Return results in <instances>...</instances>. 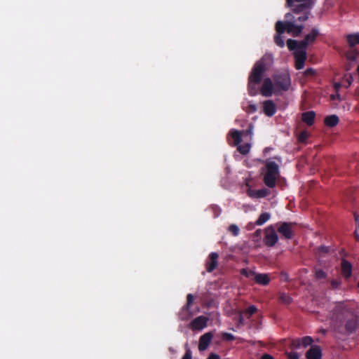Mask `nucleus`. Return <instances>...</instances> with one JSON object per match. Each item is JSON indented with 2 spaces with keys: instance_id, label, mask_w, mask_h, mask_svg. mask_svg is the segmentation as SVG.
Segmentation results:
<instances>
[{
  "instance_id": "f257e3e1",
  "label": "nucleus",
  "mask_w": 359,
  "mask_h": 359,
  "mask_svg": "<svg viewBox=\"0 0 359 359\" xmlns=\"http://www.w3.org/2000/svg\"><path fill=\"white\" fill-rule=\"evenodd\" d=\"M359 327L358 316L343 303L337 304L330 316V328L338 334L349 335Z\"/></svg>"
},
{
  "instance_id": "f03ea898",
  "label": "nucleus",
  "mask_w": 359,
  "mask_h": 359,
  "mask_svg": "<svg viewBox=\"0 0 359 359\" xmlns=\"http://www.w3.org/2000/svg\"><path fill=\"white\" fill-rule=\"evenodd\" d=\"M271 60L270 55H264L254 65L248 76V92L250 96H255L258 93L259 85L261 83L263 76L267 69L266 61Z\"/></svg>"
},
{
  "instance_id": "7ed1b4c3",
  "label": "nucleus",
  "mask_w": 359,
  "mask_h": 359,
  "mask_svg": "<svg viewBox=\"0 0 359 359\" xmlns=\"http://www.w3.org/2000/svg\"><path fill=\"white\" fill-rule=\"evenodd\" d=\"M287 46L290 50H294L295 68L298 70L302 69L307 59L306 48L309 46L307 42L304 39L297 41L290 39L287 41Z\"/></svg>"
},
{
  "instance_id": "20e7f679",
  "label": "nucleus",
  "mask_w": 359,
  "mask_h": 359,
  "mask_svg": "<svg viewBox=\"0 0 359 359\" xmlns=\"http://www.w3.org/2000/svg\"><path fill=\"white\" fill-rule=\"evenodd\" d=\"M266 170L263 179L264 182L269 188H274L276 185V180L280 175L279 166L274 161H267Z\"/></svg>"
},
{
  "instance_id": "39448f33",
  "label": "nucleus",
  "mask_w": 359,
  "mask_h": 359,
  "mask_svg": "<svg viewBox=\"0 0 359 359\" xmlns=\"http://www.w3.org/2000/svg\"><path fill=\"white\" fill-rule=\"evenodd\" d=\"M303 29L304 26L302 25H295L294 21H278L276 23V32L283 34L287 32L288 34H292L294 37L299 36Z\"/></svg>"
},
{
  "instance_id": "423d86ee",
  "label": "nucleus",
  "mask_w": 359,
  "mask_h": 359,
  "mask_svg": "<svg viewBox=\"0 0 359 359\" xmlns=\"http://www.w3.org/2000/svg\"><path fill=\"white\" fill-rule=\"evenodd\" d=\"M275 92L287 91L291 86V79L287 72L276 73L273 76Z\"/></svg>"
},
{
  "instance_id": "0eeeda50",
  "label": "nucleus",
  "mask_w": 359,
  "mask_h": 359,
  "mask_svg": "<svg viewBox=\"0 0 359 359\" xmlns=\"http://www.w3.org/2000/svg\"><path fill=\"white\" fill-rule=\"evenodd\" d=\"M277 231L280 234V236L287 240H291L294 238L295 235V227L297 224L294 222H280L276 223V224Z\"/></svg>"
},
{
  "instance_id": "6e6552de",
  "label": "nucleus",
  "mask_w": 359,
  "mask_h": 359,
  "mask_svg": "<svg viewBox=\"0 0 359 359\" xmlns=\"http://www.w3.org/2000/svg\"><path fill=\"white\" fill-rule=\"evenodd\" d=\"M313 6L311 0H307L302 2H296L292 1V11L294 14H311V9Z\"/></svg>"
},
{
  "instance_id": "1a4fd4ad",
  "label": "nucleus",
  "mask_w": 359,
  "mask_h": 359,
  "mask_svg": "<svg viewBox=\"0 0 359 359\" xmlns=\"http://www.w3.org/2000/svg\"><path fill=\"white\" fill-rule=\"evenodd\" d=\"M278 241V236L273 225H270L264 230V242L267 247H273Z\"/></svg>"
},
{
  "instance_id": "9d476101",
  "label": "nucleus",
  "mask_w": 359,
  "mask_h": 359,
  "mask_svg": "<svg viewBox=\"0 0 359 359\" xmlns=\"http://www.w3.org/2000/svg\"><path fill=\"white\" fill-rule=\"evenodd\" d=\"M194 297L192 294H188L187 295V302L182 306V310L179 314L180 318L182 320H188L192 315V313L190 311V308L194 303Z\"/></svg>"
},
{
  "instance_id": "9b49d317",
  "label": "nucleus",
  "mask_w": 359,
  "mask_h": 359,
  "mask_svg": "<svg viewBox=\"0 0 359 359\" xmlns=\"http://www.w3.org/2000/svg\"><path fill=\"white\" fill-rule=\"evenodd\" d=\"M209 318L204 316H200L193 319L190 324L189 328L192 330H201L207 327Z\"/></svg>"
},
{
  "instance_id": "f8f14e48",
  "label": "nucleus",
  "mask_w": 359,
  "mask_h": 359,
  "mask_svg": "<svg viewBox=\"0 0 359 359\" xmlns=\"http://www.w3.org/2000/svg\"><path fill=\"white\" fill-rule=\"evenodd\" d=\"M313 340L311 337L306 336L302 338H297L292 340L290 348L292 349H298L302 347L306 348L312 344Z\"/></svg>"
},
{
  "instance_id": "ddd939ff",
  "label": "nucleus",
  "mask_w": 359,
  "mask_h": 359,
  "mask_svg": "<svg viewBox=\"0 0 359 359\" xmlns=\"http://www.w3.org/2000/svg\"><path fill=\"white\" fill-rule=\"evenodd\" d=\"M274 91L275 87L272 80L270 78L264 79L260 88L261 94L264 97H271Z\"/></svg>"
},
{
  "instance_id": "4468645a",
  "label": "nucleus",
  "mask_w": 359,
  "mask_h": 359,
  "mask_svg": "<svg viewBox=\"0 0 359 359\" xmlns=\"http://www.w3.org/2000/svg\"><path fill=\"white\" fill-rule=\"evenodd\" d=\"M213 337L211 332H208L201 335L199 339L198 350L200 351H205L208 348Z\"/></svg>"
},
{
  "instance_id": "2eb2a0df",
  "label": "nucleus",
  "mask_w": 359,
  "mask_h": 359,
  "mask_svg": "<svg viewBox=\"0 0 359 359\" xmlns=\"http://www.w3.org/2000/svg\"><path fill=\"white\" fill-rule=\"evenodd\" d=\"M262 106L264 114L269 117L273 116L277 111L276 105L273 100L264 101Z\"/></svg>"
},
{
  "instance_id": "dca6fc26",
  "label": "nucleus",
  "mask_w": 359,
  "mask_h": 359,
  "mask_svg": "<svg viewBox=\"0 0 359 359\" xmlns=\"http://www.w3.org/2000/svg\"><path fill=\"white\" fill-rule=\"evenodd\" d=\"M219 255L217 252H212L209 255L208 259L205 262L206 271L212 272L217 266Z\"/></svg>"
},
{
  "instance_id": "f3484780",
  "label": "nucleus",
  "mask_w": 359,
  "mask_h": 359,
  "mask_svg": "<svg viewBox=\"0 0 359 359\" xmlns=\"http://www.w3.org/2000/svg\"><path fill=\"white\" fill-rule=\"evenodd\" d=\"M306 359H321L322 351L318 345L311 346L306 353Z\"/></svg>"
},
{
  "instance_id": "a211bd4d",
  "label": "nucleus",
  "mask_w": 359,
  "mask_h": 359,
  "mask_svg": "<svg viewBox=\"0 0 359 359\" xmlns=\"http://www.w3.org/2000/svg\"><path fill=\"white\" fill-rule=\"evenodd\" d=\"M341 273L346 279L349 278L352 274V265L345 259L341 260Z\"/></svg>"
},
{
  "instance_id": "6ab92c4d",
  "label": "nucleus",
  "mask_w": 359,
  "mask_h": 359,
  "mask_svg": "<svg viewBox=\"0 0 359 359\" xmlns=\"http://www.w3.org/2000/svg\"><path fill=\"white\" fill-rule=\"evenodd\" d=\"M316 113L313 111L304 112L302 114V120L303 122L311 126L314 123Z\"/></svg>"
},
{
  "instance_id": "aec40b11",
  "label": "nucleus",
  "mask_w": 359,
  "mask_h": 359,
  "mask_svg": "<svg viewBox=\"0 0 359 359\" xmlns=\"http://www.w3.org/2000/svg\"><path fill=\"white\" fill-rule=\"evenodd\" d=\"M254 279L255 282L261 285H267L270 282V278L266 273H256Z\"/></svg>"
},
{
  "instance_id": "412c9836",
  "label": "nucleus",
  "mask_w": 359,
  "mask_h": 359,
  "mask_svg": "<svg viewBox=\"0 0 359 359\" xmlns=\"http://www.w3.org/2000/svg\"><path fill=\"white\" fill-rule=\"evenodd\" d=\"M320 33L318 29L316 28H313L310 33L307 34L304 39L306 42H307V44H312L315 42L316 38L319 36Z\"/></svg>"
},
{
  "instance_id": "4be33fe9",
  "label": "nucleus",
  "mask_w": 359,
  "mask_h": 359,
  "mask_svg": "<svg viewBox=\"0 0 359 359\" xmlns=\"http://www.w3.org/2000/svg\"><path fill=\"white\" fill-rule=\"evenodd\" d=\"M339 121V117L335 114L327 116L324 119V123L327 127H334Z\"/></svg>"
},
{
  "instance_id": "5701e85b",
  "label": "nucleus",
  "mask_w": 359,
  "mask_h": 359,
  "mask_svg": "<svg viewBox=\"0 0 359 359\" xmlns=\"http://www.w3.org/2000/svg\"><path fill=\"white\" fill-rule=\"evenodd\" d=\"M347 41L351 47L359 44V32L348 34L346 37Z\"/></svg>"
},
{
  "instance_id": "b1692460",
  "label": "nucleus",
  "mask_w": 359,
  "mask_h": 359,
  "mask_svg": "<svg viewBox=\"0 0 359 359\" xmlns=\"http://www.w3.org/2000/svg\"><path fill=\"white\" fill-rule=\"evenodd\" d=\"M230 135L233 140L235 145H238L242 142V131L233 130L231 131Z\"/></svg>"
},
{
  "instance_id": "393cba45",
  "label": "nucleus",
  "mask_w": 359,
  "mask_h": 359,
  "mask_svg": "<svg viewBox=\"0 0 359 359\" xmlns=\"http://www.w3.org/2000/svg\"><path fill=\"white\" fill-rule=\"evenodd\" d=\"M271 217V215L269 212H263L262 213L257 221L255 222V224L258 226L263 225L265 222H266Z\"/></svg>"
},
{
  "instance_id": "a878e982",
  "label": "nucleus",
  "mask_w": 359,
  "mask_h": 359,
  "mask_svg": "<svg viewBox=\"0 0 359 359\" xmlns=\"http://www.w3.org/2000/svg\"><path fill=\"white\" fill-rule=\"evenodd\" d=\"M257 311V308L255 305H251L248 308H247L245 311H243V314L246 316L248 319H250L256 312Z\"/></svg>"
},
{
  "instance_id": "bb28decb",
  "label": "nucleus",
  "mask_w": 359,
  "mask_h": 359,
  "mask_svg": "<svg viewBox=\"0 0 359 359\" xmlns=\"http://www.w3.org/2000/svg\"><path fill=\"white\" fill-rule=\"evenodd\" d=\"M237 146H238L237 150L240 154H241L243 155H246L250 152V144L246 143V144H241V145L238 144Z\"/></svg>"
},
{
  "instance_id": "cd10ccee",
  "label": "nucleus",
  "mask_w": 359,
  "mask_h": 359,
  "mask_svg": "<svg viewBox=\"0 0 359 359\" xmlns=\"http://www.w3.org/2000/svg\"><path fill=\"white\" fill-rule=\"evenodd\" d=\"M353 81V76L351 74H346L343 78L341 83H343V86L348 88L351 86Z\"/></svg>"
},
{
  "instance_id": "c85d7f7f",
  "label": "nucleus",
  "mask_w": 359,
  "mask_h": 359,
  "mask_svg": "<svg viewBox=\"0 0 359 359\" xmlns=\"http://www.w3.org/2000/svg\"><path fill=\"white\" fill-rule=\"evenodd\" d=\"M281 34H282L277 32L274 36V42L278 46L283 48L285 46V42L283 37L281 36Z\"/></svg>"
},
{
  "instance_id": "c756f323",
  "label": "nucleus",
  "mask_w": 359,
  "mask_h": 359,
  "mask_svg": "<svg viewBox=\"0 0 359 359\" xmlns=\"http://www.w3.org/2000/svg\"><path fill=\"white\" fill-rule=\"evenodd\" d=\"M308 137L309 133L306 130L301 131L297 136L298 141L301 143H306Z\"/></svg>"
},
{
  "instance_id": "7c9ffc66",
  "label": "nucleus",
  "mask_w": 359,
  "mask_h": 359,
  "mask_svg": "<svg viewBox=\"0 0 359 359\" xmlns=\"http://www.w3.org/2000/svg\"><path fill=\"white\" fill-rule=\"evenodd\" d=\"M269 194H270V191L266 188H263V189L257 190V193H256L257 198H265Z\"/></svg>"
},
{
  "instance_id": "2f4dec72",
  "label": "nucleus",
  "mask_w": 359,
  "mask_h": 359,
  "mask_svg": "<svg viewBox=\"0 0 359 359\" xmlns=\"http://www.w3.org/2000/svg\"><path fill=\"white\" fill-rule=\"evenodd\" d=\"M327 276V273L323 269H316L315 270V277L318 280L324 279Z\"/></svg>"
},
{
  "instance_id": "473e14b6",
  "label": "nucleus",
  "mask_w": 359,
  "mask_h": 359,
  "mask_svg": "<svg viewBox=\"0 0 359 359\" xmlns=\"http://www.w3.org/2000/svg\"><path fill=\"white\" fill-rule=\"evenodd\" d=\"M279 300L280 302L285 304H289L292 302L291 297L285 293L280 294V295L279 296Z\"/></svg>"
},
{
  "instance_id": "72a5a7b5",
  "label": "nucleus",
  "mask_w": 359,
  "mask_h": 359,
  "mask_svg": "<svg viewBox=\"0 0 359 359\" xmlns=\"http://www.w3.org/2000/svg\"><path fill=\"white\" fill-rule=\"evenodd\" d=\"M304 76L306 78H313L316 76V70L313 68H308L304 72Z\"/></svg>"
},
{
  "instance_id": "f704fd0d",
  "label": "nucleus",
  "mask_w": 359,
  "mask_h": 359,
  "mask_svg": "<svg viewBox=\"0 0 359 359\" xmlns=\"http://www.w3.org/2000/svg\"><path fill=\"white\" fill-rule=\"evenodd\" d=\"M240 273L248 278H250V277L252 276H254L255 277V272L253 271H251V270H248V269H242L241 271H240Z\"/></svg>"
},
{
  "instance_id": "c9c22d12",
  "label": "nucleus",
  "mask_w": 359,
  "mask_h": 359,
  "mask_svg": "<svg viewBox=\"0 0 359 359\" xmlns=\"http://www.w3.org/2000/svg\"><path fill=\"white\" fill-rule=\"evenodd\" d=\"M245 325L244 314L243 311H239L237 317V327H240Z\"/></svg>"
},
{
  "instance_id": "e433bc0d",
  "label": "nucleus",
  "mask_w": 359,
  "mask_h": 359,
  "mask_svg": "<svg viewBox=\"0 0 359 359\" xmlns=\"http://www.w3.org/2000/svg\"><path fill=\"white\" fill-rule=\"evenodd\" d=\"M229 231L230 233H232V235H233L234 236H236L238 235L239 233V228L237 225L236 224H231L229 226Z\"/></svg>"
},
{
  "instance_id": "4c0bfd02",
  "label": "nucleus",
  "mask_w": 359,
  "mask_h": 359,
  "mask_svg": "<svg viewBox=\"0 0 359 359\" xmlns=\"http://www.w3.org/2000/svg\"><path fill=\"white\" fill-rule=\"evenodd\" d=\"M222 339L226 341H231L235 339L234 335L228 332H223L222 334Z\"/></svg>"
},
{
  "instance_id": "58836bf2",
  "label": "nucleus",
  "mask_w": 359,
  "mask_h": 359,
  "mask_svg": "<svg viewBox=\"0 0 359 359\" xmlns=\"http://www.w3.org/2000/svg\"><path fill=\"white\" fill-rule=\"evenodd\" d=\"M311 14H302L300 16H299L296 20H294V21H299V22H304L305 21H306L309 18V15Z\"/></svg>"
},
{
  "instance_id": "ea45409f",
  "label": "nucleus",
  "mask_w": 359,
  "mask_h": 359,
  "mask_svg": "<svg viewBox=\"0 0 359 359\" xmlns=\"http://www.w3.org/2000/svg\"><path fill=\"white\" fill-rule=\"evenodd\" d=\"M318 251L320 254H327V253L329 252L330 249H329V247H327V246H325V245H320L318 248Z\"/></svg>"
},
{
  "instance_id": "a19ab883",
  "label": "nucleus",
  "mask_w": 359,
  "mask_h": 359,
  "mask_svg": "<svg viewBox=\"0 0 359 359\" xmlns=\"http://www.w3.org/2000/svg\"><path fill=\"white\" fill-rule=\"evenodd\" d=\"M256 193H257V190H255V189H248L247 190L248 196L252 198H257Z\"/></svg>"
},
{
  "instance_id": "79ce46f5",
  "label": "nucleus",
  "mask_w": 359,
  "mask_h": 359,
  "mask_svg": "<svg viewBox=\"0 0 359 359\" xmlns=\"http://www.w3.org/2000/svg\"><path fill=\"white\" fill-rule=\"evenodd\" d=\"M182 359H192V353L189 348L186 350V352Z\"/></svg>"
},
{
  "instance_id": "37998d69",
  "label": "nucleus",
  "mask_w": 359,
  "mask_h": 359,
  "mask_svg": "<svg viewBox=\"0 0 359 359\" xmlns=\"http://www.w3.org/2000/svg\"><path fill=\"white\" fill-rule=\"evenodd\" d=\"M288 359H299V354L296 352H290L287 354Z\"/></svg>"
},
{
  "instance_id": "c03bdc74",
  "label": "nucleus",
  "mask_w": 359,
  "mask_h": 359,
  "mask_svg": "<svg viewBox=\"0 0 359 359\" xmlns=\"http://www.w3.org/2000/svg\"><path fill=\"white\" fill-rule=\"evenodd\" d=\"M341 283L337 280H332L331 281V286L333 289H337L339 287Z\"/></svg>"
},
{
  "instance_id": "a18cd8bd",
  "label": "nucleus",
  "mask_w": 359,
  "mask_h": 359,
  "mask_svg": "<svg viewBox=\"0 0 359 359\" xmlns=\"http://www.w3.org/2000/svg\"><path fill=\"white\" fill-rule=\"evenodd\" d=\"M341 86H343V83H341V81L334 83V88L336 90V92H338Z\"/></svg>"
},
{
  "instance_id": "49530a36",
  "label": "nucleus",
  "mask_w": 359,
  "mask_h": 359,
  "mask_svg": "<svg viewBox=\"0 0 359 359\" xmlns=\"http://www.w3.org/2000/svg\"><path fill=\"white\" fill-rule=\"evenodd\" d=\"M248 109H249V111L250 112H255L257 109V105L256 104H249L248 106Z\"/></svg>"
},
{
  "instance_id": "de8ad7c7",
  "label": "nucleus",
  "mask_w": 359,
  "mask_h": 359,
  "mask_svg": "<svg viewBox=\"0 0 359 359\" xmlns=\"http://www.w3.org/2000/svg\"><path fill=\"white\" fill-rule=\"evenodd\" d=\"M207 359H220V356L216 353H211Z\"/></svg>"
},
{
  "instance_id": "09e8293b",
  "label": "nucleus",
  "mask_w": 359,
  "mask_h": 359,
  "mask_svg": "<svg viewBox=\"0 0 359 359\" xmlns=\"http://www.w3.org/2000/svg\"><path fill=\"white\" fill-rule=\"evenodd\" d=\"M330 98L332 100H341V97L338 92H337V93L335 95H331Z\"/></svg>"
},
{
  "instance_id": "8fccbe9b",
  "label": "nucleus",
  "mask_w": 359,
  "mask_h": 359,
  "mask_svg": "<svg viewBox=\"0 0 359 359\" xmlns=\"http://www.w3.org/2000/svg\"><path fill=\"white\" fill-rule=\"evenodd\" d=\"M261 359H273V357L269 354L265 353L262 356Z\"/></svg>"
},
{
  "instance_id": "3c124183",
  "label": "nucleus",
  "mask_w": 359,
  "mask_h": 359,
  "mask_svg": "<svg viewBox=\"0 0 359 359\" xmlns=\"http://www.w3.org/2000/svg\"><path fill=\"white\" fill-rule=\"evenodd\" d=\"M356 57V54L355 53H352V54H350V55H347V58L348 60H354Z\"/></svg>"
},
{
  "instance_id": "603ef678",
  "label": "nucleus",
  "mask_w": 359,
  "mask_h": 359,
  "mask_svg": "<svg viewBox=\"0 0 359 359\" xmlns=\"http://www.w3.org/2000/svg\"><path fill=\"white\" fill-rule=\"evenodd\" d=\"M285 17L287 20H293L294 19V16L292 15V14H291L290 13H286Z\"/></svg>"
},
{
  "instance_id": "864d4df0",
  "label": "nucleus",
  "mask_w": 359,
  "mask_h": 359,
  "mask_svg": "<svg viewBox=\"0 0 359 359\" xmlns=\"http://www.w3.org/2000/svg\"><path fill=\"white\" fill-rule=\"evenodd\" d=\"M261 232H262L261 229H257V230L255 232V236H257V237H258V236H260V235H261Z\"/></svg>"
},
{
  "instance_id": "5fc2aeb1",
  "label": "nucleus",
  "mask_w": 359,
  "mask_h": 359,
  "mask_svg": "<svg viewBox=\"0 0 359 359\" xmlns=\"http://www.w3.org/2000/svg\"><path fill=\"white\" fill-rule=\"evenodd\" d=\"M355 220H356V221H358V218H359V216H356V215H355Z\"/></svg>"
}]
</instances>
